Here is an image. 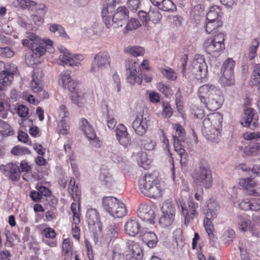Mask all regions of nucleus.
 <instances>
[{"label": "nucleus", "instance_id": "obj_1", "mask_svg": "<svg viewBox=\"0 0 260 260\" xmlns=\"http://www.w3.org/2000/svg\"><path fill=\"white\" fill-rule=\"evenodd\" d=\"M198 95L201 102L209 111H214L218 109L223 102L222 92L211 84L200 86L198 90Z\"/></svg>", "mask_w": 260, "mask_h": 260}, {"label": "nucleus", "instance_id": "obj_2", "mask_svg": "<svg viewBox=\"0 0 260 260\" xmlns=\"http://www.w3.org/2000/svg\"><path fill=\"white\" fill-rule=\"evenodd\" d=\"M141 192L150 198L160 197L163 187L155 173L147 174L142 176L139 181Z\"/></svg>", "mask_w": 260, "mask_h": 260}, {"label": "nucleus", "instance_id": "obj_3", "mask_svg": "<svg viewBox=\"0 0 260 260\" xmlns=\"http://www.w3.org/2000/svg\"><path fill=\"white\" fill-rule=\"evenodd\" d=\"M221 124V117L219 115H212L204 118L202 131L207 139L216 143L220 140Z\"/></svg>", "mask_w": 260, "mask_h": 260}, {"label": "nucleus", "instance_id": "obj_4", "mask_svg": "<svg viewBox=\"0 0 260 260\" xmlns=\"http://www.w3.org/2000/svg\"><path fill=\"white\" fill-rule=\"evenodd\" d=\"M192 177L197 183H201L205 188H209L212 185L211 171L205 160H200L192 174Z\"/></svg>", "mask_w": 260, "mask_h": 260}, {"label": "nucleus", "instance_id": "obj_5", "mask_svg": "<svg viewBox=\"0 0 260 260\" xmlns=\"http://www.w3.org/2000/svg\"><path fill=\"white\" fill-rule=\"evenodd\" d=\"M225 37L223 33L219 32L205 40L203 45L205 51L212 56H218L225 49Z\"/></svg>", "mask_w": 260, "mask_h": 260}, {"label": "nucleus", "instance_id": "obj_6", "mask_svg": "<svg viewBox=\"0 0 260 260\" xmlns=\"http://www.w3.org/2000/svg\"><path fill=\"white\" fill-rule=\"evenodd\" d=\"M179 210H181L184 216V223L188 225L190 221L198 215L196 209L198 204L193 198L189 197L188 200V209L185 208V204L182 199H179L177 203Z\"/></svg>", "mask_w": 260, "mask_h": 260}, {"label": "nucleus", "instance_id": "obj_7", "mask_svg": "<svg viewBox=\"0 0 260 260\" xmlns=\"http://www.w3.org/2000/svg\"><path fill=\"white\" fill-rule=\"evenodd\" d=\"M111 67V58L107 52H100L95 55L90 71L93 73L101 72Z\"/></svg>", "mask_w": 260, "mask_h": 260}, {"label": "nucleus", "instance_id": "obj_8", "mask_svg": "<svg viewBox=\"0 0 260 260\" xmlns=\"http://www.w3.org/2000/svg\"><path fill=\"white\" fill-rule=\"evenodd\" d=\"M174 129L176 131L175 133L173 136L174 149L180 155L181 164L185 165L187 155L185 150L181 148L180 144L181 141L183 140L184 138V129L179 124H175Z\"/></svg>", "mask_w": 260, "mask_h": 260}, {"label": "nucleus", "instance_id": "obj_9", "mask_svg": "<svg viewBox=\"0 0 260 260\" xmlns=\"http://www.w3.org/2000/svg\"><path fill=\"white\" fill-rule=\"evenodd\" d=\"M235 63V62L233 59L228 58L222 65L221 68L222 76H221L220 80L221 83L224 86H230L234 84Z\"/></svg>", "mask_w": 260, "mask_h": 260}, {"label": "nucleus", "instance_id": "obj_10", "mask_svg": "<svg viewBox=\"0 0 260 260\" xmlns=\"http://www.w3.org/2000/svg\"><path fill=\"white\" fill-rule=\"evenodd\" d=\"M149 122V115L143 111L138 113L133 123L132 126L135 133L138 135L142 136L145 134Z\"/></svg>", "mask_w": 260, "mask_h": 260}, {"label": "nucleus", "instance_id": "obj_11", "mask_svg": "<svg viewBox=\"0 0 260 260\" xmlns=\"http://www.w3.org/2000/svg\"><path fill=\"white\" fill-rule=\"evenodd\" d=\"M139 67L136 61L127 60L125 64L126 71V79L131 84L136 83L140 84L142 81V76L139 74V71L137 69Z\"/></svg>", "mask_w": 260, "mask_h": 260}, {"label": "nucleus", "instance_id": "obj_12", "mask_svg": "<svg viewBox=\"0 0 260 260\" xmlns=\"http://www.w3.org/2000/svg\"><path fill=\"white\" fill-rule=\"evenodd\" d=\"M191 72L197 80H202L206 77L207 67L203 56L199 55L194 58L192 61Z\"/></svg>", "mask_w": 260, "mask_h": 260}, {"label": "nucleus", "instance_id": "obj_13", "mask_svg": "<svg viewBox=\"0 0 260 260\" xmlns=\"http://www.w3.org/2000/svg\"><path fill=\"white\" fill-rule=\"evenodd\" d=\"M81 128L86 138L90 141L91 144L95 148H99L101 142L99 137L96 136L95 132L88 121L85 118L81 119Z\"/></svg>", "mask_w": 260, "mask_h": 260}, {"label": "nucleus", "instance_id": "obj_14", "mask_svg": "<svg viewBox=\"0 0 260 260\" xmlns=\"http://www.w3.org/2000/svg\"><path fill=\"white\" fill-rule=\"evenodd\" d=\"M53 42L52 40L46 39H43L42 42L38 44L31 45L29 47L33 53L37 57H40L45 54L46 52L51 53L53 51Z\"/></svg>", "mask_w": 260, "mask_h": 260}, {"label": "nucleus", "instance_id": "obj_15", "mask_svg": "<svg viewBox=\"0 0 260 260\" xmlns=\"http://www.w3.org/2000/svg\"><path fill=\"white\" fill-rule=\"evenodd\" d=\"M239 184L246 190V193L252 196H260V183H257L250 178L240 179Z\"/></svg>", "mask_w": 260, "mask_h": 260}, {"label": "nucleus", "instance_id": "obj_16", "mask_svg": "<svg viewBox=\"0 0 260 260\" xmlns=\"http://www.w3.org/2000/svg\"><path fill=\"white\" fill-rule=\"evenodd\" d=\"M59 84L64 89H68L72 92L78 93L79 84L72 80L70 75L67 72H63L59 75Z\"/></svg>", "mask_w": 260, "mask_h": 260}, {"label": "nucleus", "instance_id": "obj_17", "mask_svg": "<svg viewBox=\"0 0 260 260\" xmlns=\"http://www.w3.org/2000/svg\"><path fill=\"white\" fill-rule=\"evenodd\" d=\"M103 20L107 28L114 22V0H108L102 11Z\"/></svg>", "mask_w": 260, "mask_h": 260}, {"label": "nucleus", "instance_id": "obj_18", "mask_svg": "<svg viewBox=\"0 0 260 260\" xmlns=\"http://www.w3.org/2000/svg\"><path fill=\"white\" fill-rule=\"evenodd\" d=\"M0 170L13 181H18L20 178L19 167L15 164L8 163L6 165H1Z\"/></svg>", "mask_w": 260, "mask_h": 260}, {"label": "nucleus", "instance_id": "obj_19", "mask_svg": "<svg viewBox=\"0 0 260 260\" xmlns=\"http://www.w3.org/2000/svg\"><path fill=\"white\" fill-rule=\"evenodd\" d=\"M137 214L143 221H149L151 223L154 222L153 220L155 217L154 211L150 206L140 204L138 208Z\"/></svg>", "mask_w": 260, "mask_h": 260}, {"label": "nucleus", "instance_id": "obj_20", "mask_svg": "<svg viewBox=\"0 0 260 260\" xmlns=\"http://www.w3.org/2000/svg\"><path fill=\"white\" fill-rule=\"evenodd\" d=\"M17 67L13 63L8 65L5 70L0 73V80H3L6 84H11L14 75L17 73Z\"/></svg>", "mask_w": 260, "mask_h": 260}, {"label": "nucleus", "instance_id": "obj_21", "mask_svg": "<svg viewBox=\"0 0 260 260\" xmlns=\"http://www.w3.org/2000/svg\"><path fill=\"white\" fill-rule=\"evenodd\" d=\"M129 12L124 6L118 7L115 12V28H118L122 27L123 24L126 23V20L128 18Z\"/></svg>", "mask_w": 260, "mask_h": 260}, {"label": "nucleus", "instance_id": "obj_22", "mask_svg": "<svg viewBox=\"0 0 260 260\" xmlns=\"http://www.w3.org/2000/svg\"><path fill=\"white\" fill-rule=\"evenodd\" d=\"M115 131L119 143L125 148L130 141L126 128L122 124H119Z\"/></svg>", "mask_w": 260, "mask_h": 260}, {"label": "nucleus", "instance_id": "obj_23", "mask_svg": "<svg viewBox=\"0 0 260 260\" xmlns=\"http://www.w3.org/2000/svg\"><path fill=\"white\" fill-rule=\"evenodd\" d=\"M59 50L61 54L59 56V60L61 63L60 64H68L71 67L79 66L80 63L75 61L72 55L64 47H60Z\"/></svg>", "mask_w": 260, "mask_h": 260}, {"label": "nucleus", "instance_id": "obj_24", "mask_svg": "<svg viewBox=\"0 0 260 260\" xmlns=\"http://www.w3.org/2000/svg\"><path fill=\"white\" fill-rule=\"evenodd\" d=\"M141 225L136 219H130L124 224L125 233L130 236H135L140 232Z\"/></svg>", "mask_w": 260, "mask_h": 260}, {"label": "nucleus", "instance_id": "obj_25", "mask_svg": "<svg viewBox=\"0 0 260 260\" xmlns=\"http://www.w3.org/2000/svg\"><path fill=\"white\" fill-rule=\"evenodd\" d=\"M244 116L240 121L241 125L245 127H249L252 122V127L257 126V121L254 116V110L252 108H247L244 111Z\"/></svg>", "mask_w": 260, "mask_h": 260}, {"label": "nucleus", "instance_id": "obj_26", "mask_svg": "<svg viewBox=\"0 0 260 260\" xmlns=\"http://www.w3.org/2000/svg\"><path fill=\"white\" fill-rule=\"evenodd\" d=\"M141 237L143 242H144L149 247L153 248L156 245L158 242L156 235L152 232H141Z\"/></svg>", "mask_w": 260, "mask_h": 260}, {"label": "nucleus", "instance_id": "obj_27", "mask_svg": "<svg viewBox=\"0 0 260 260\" xmlns=\"http://www.w3.org/2000/svg\"><path fill=\"white\" fill-rule=\"evenodd\" d=\"M222 25V20L216 21H208L204 25L205 31L208 34H210L214 35H217L219 31V29Z\"/></svg>", "mask_w": 260, "mask_h": 260}, {"label": "nucleus", "instance_id": "obj_28", "mask_svg": "<svg viewBox=\"0 0 260 260\" xmlns=\"http://www.w3.org/2000/svg\"><path fill=\"white\" fill-rule=\"evenodd\" d=\"M127 214L125 205L123 201L115 197V219L121 218Z\"/></svg>", "mask_w": 260, "mask_h": 260}, {"label": "nucleus", "instance_id": "obj_29", "mask_svg": "<svg viewBox=\"0 0 260 260\" xmlns=\"http://www.w3.org/2000/svg\"><path fill=\"white\" fill-rule=\"evenodd\" d=\"M25 39L22 40V44L24 46L30 47L31 45L38 44L42 42L41 39L38 36L32 32L28 31L26 33Z\"/></svg>", "mask_w": 260, "mask_h": 260}, {"label": "nucleus", "instance_id": "obj_30", "mask_svg": "<svg viewBox=\"0 0 260 260\" xmlns=\"http://www.w3.org/2000/svg\"><path fill=\"white\" fill-rule=\"evenodd\" d=\"M134 156L139 166L144 169H147L149 168L151 161L150 159L148 158L147 155L145 152L140 151L136 154H134Z\"/></svg>", "mask_w": 260, "mask_h": 260}, {"label": "nucleus", "instance_id": "obj_31", "mask_svg": "<svg viewBox=\"0 0 260 260\" xmlns=\"http://www.w3.org/2000/svg\"><path fill=\"white\" fill-rule=\"evenodd\" d=\"M215 213L210 214H205V218L204 220V225L209 237L211 238L214 236L213 231L214 227L212 224V220L215 218Z\"/></svg>", "mask_w": 260, "mask_h": 260}, {"label": "nucleus", "instance_id": "obj_32", "mask_svg": "<svg viewBox=\"0 0 260 260\" xmlns=\"http://www.w3.org/2000/svg\"><path fill=\"white\" fill-rule=\"evenodd\" d=\"M221 10L217 6H214L210 8L207 14L206 18L208 21L221 20Z\"/></svg>", "mask_w": 260, "mask_h": 260}, {"label": "nucleus", "instance_id": "obj_33", "mask_svg": "<svg viewBox=\"0 0 260 260\" xmlns=\"http://www.w3.org/2000/svg\"><path fill=\"white\" fill-rule=\"evenodd\" d=\"M86 218L88 224L90 225H93L99 222V215L95 209H89L86 213Z\"/></svg>", "mask_w": 260, "mask_h": 260}, {"label": "nucleus", "instance_id": "obj_34", "mask_svg": "<svg viewBox=\"0 0 260 260\" xmlns=\"http://www.w3.org/2000/svg\"><path fill=\"white\" fill-rule=\"evenodd\" d=\"M238 228L242 232H246L250 226V221L246 215H242L238 217Z\"/></svg>", "mask_w": 260, "mask_h": 260}, {"label": "nucleus", "instance_id": "obj_35", "mask_svg": "<svg viewBox=\"0 0 260 260\" xmlns=\"http://www.w3.org/2000/svg\"><path fill=\"white\" fill-rule=\"evenodd\" d=\"M162 213L169 214L175 217L176 213L175 205L170 201L165 202L161 207Z\"/></svg>", "mask_w": 260, "mask_h": 260}, {"label": "nucleus", "instance_id": "obj_36", "mask_svg": "<svg viewBox=\"0 0 260 260\" xmlns=\"http://www.w3.org/2000/svg\"><path fill=\"white\" fill-rule=\"evenodd\" d=\"M141 26L139 21L135 18H132L126 25L122 28L121 31L124 34H127L128 31L136 29Z\"/></svg>", "mask_w": 260, "mask_h": 260}, {"label": "nucleus", "instance_id": "obj_37", "mask_svg": "<svg viewBox=\"0 0 260 260\" xmlns=\"http://www.w3.org/2000/svg\"><path fill=\"white\" fill-rule=\"evenodd\" d=\"M103 205L104 209L111 215L113 216V208L114 207L113 198L106 197L103 198Z\"/></svg>", "mask_w": 260, "mask_h": 260}, {"label": "nucleus", "instance_id": "obj_38", "mask_svg": "<svg viewBox=\"0 0 260 260\" xmlns=\"http://www.w3.org/2000/svg\"><path fill=\"white\" fill-rule=\"evenodd\" d=\"M49 26V30L55 33L56 36L63 37H67L64 28L60 25L58 24H50Z\"/></svg>", "mask_w": 260, "mask_h": 260}, {"label": "nucleus", "instance_id": "obj_39", "mask_svg": "<svg viewBox=\"0 0 260 260\" xmlns=\"http://www.w3.org/2000/svg\"><path fill=\"white\" fill-rule=\"evenodd\" d=\"M128 248L132 251V255L143 257V251L140 245L133 241L128 244Z\"/></svg>", "mask_w": 260, "mask_h": 260}, {"label": "nucleus", "instance_id": "obj_40", "mask_svg": "<svg viewBox=\"0 0 260 260\" xmlns=\"http://www.w3.org/2000/svg\"><path fill=\"white\" fill-rule=\"evenodd\" d=\"M207 207L208 211L206 213V214L215 213V217H216L217 211L219 209V206L217 201L213 199H210L207 202Z\"/></svg>", "mask_w": 260, "mask_h": 260}, {"label": "nucleus", "instance_id": "obj_41", "mask_svg": "<svg viewBox=\"0 0 260 260\" xmlns=\"http://www.w3.org/2000/svg\"><path fill=\"white\" fill-rule=\"evenodd\" d=\"M125 51L135 57L142 56L145 52L144 48L140 46H128Z\"/></svg>", "mask_w": 260, "mask_h": 260}, {"label": "nucleus", "instance_id": "obj_42", "mask_svg": "<svg viewBox=\"0 0 260 260\" xmlns=\"http://www.w3.org/2000/svg\"><path fill=\"white\" fill-rule=\"evenodd\" d=\"M0 128L2 129L0 132L3 135L12 136L14 133L10 125L1 119H0Z\"/></svg>", "mask_w": 260, "mask_h": 260}, {"label": "nucleus", "instance_id": "obj_43", "mask_svg": "<svg viewBox=\"0 0 260 260\" xmlns=\"http://www.w3.org/2000/svg\"><path fill=\"white\" fill-rule=\"evenodd\" d=\"M244 152L248 155H255L257 153H260V143H256L249 145L245 148Z\"/></svg>", "mask_w": 260, "mask_h": 260}, {"label": "nucleus", "instance_id": "obj_44", "mask_svg": "<svg viewBox=\"0 0 260 260\" xmlns=\"http://www.w3.org/2000/svg\"><path fill=\"white\" fill-rule=\"evenodd\" d=\"M173 236L176 243L177 247H182L184 244L182 236V230L180 228L176 229L173 233Z\"/></svg>", "mask_w": 260, "mask_h": 260}, {"label": "nucleus", "instance_id": "obj_45", "mask_svg": "<svg viewBox=\"0 0 260 260\" xmlns=\"http://www.w3.org/2000/svg\"><path fill=\"white\" fill-rule=\"evenodd\" d=\"M251 84L255 85L260 83V64H256L254 67L252 74V78L250 80Z\"/></svg>", "mask_w": 260, "mask_h": 260}, {"label": "nucleus", "instance_id": "obj_46", "mask_svg": "<svg viewBox=\"0 0 260 260\" xmlns=\"http://www.w3.org/2000/svg\"><path fill=\"white\" fill-rule=\"evenodd\" d=\"M174 217L172 215L162 213L159 219V223L163 227L168 226L173 223L174 220Z\"/></svg>", "mask_w": 260, "mask_h": 260}, {"label": "nucleus", "instance_id": "obj_47", "mask_svg": "<svg viewBox=\"0 0 260 260\" xmlns=\"http://www.w3.org/2000/svg\"><path fill=\"white\" fill-rule=\"evenodd\" d=\"M157 8L164 11H169L174 10L175 6L171 0H163Z\"/></svg>", "mask_w": 260, "mask_h": 260}, {"label": "nucleus", "instance_id": "obj_48", "mask_svg": "<svg viewBox=\"0 0 260 260\" xmlns=\"http://www.w3.org/2000/svg\"><path fill=\"white\" fill-rule=\"evenodd\" d=\"M148 18L152 20L154 23H157L161 18V15L157 9H151L148 12Z\"/></svg>", "mask_w": 260, "mask_h": 260}, {"label": "nucleus", "instance_id": "obj_49", "mask_svg": "<svg viewBox=\"0 0 260 260\" xmlns=\"http://www.w3.org/2000/svg\"><path fill=\"white\" fill-rule=\"evenodd\" d=\"M11 153L15 155H22L26 154H30V151L26 147L17 146L11 150Z\"/></svg>", "mask_w": 260, "mask_h": 260}, {"label": "nucleus", "instance_id": "obj_50", "mask_svg": "<svg viewBox=\"0 0 260 260\" xmlns=\"http://www.w3.org/2000/svg\"><path fill=\"white\" fill-rule=\"evenodd\" d=\"M259 43L256 40H254L252 42V46L249 49L247 57L249 60H252L256 55L257 48Z\"/></svg>", "mask_w": 260, "mask_h": 260}, {"label": "nucleus", "instance_id": "obj_51", "mask_svg": "<svg viewBox=\"0 0 260 260\" xmlns=\"http://www.w3.org/2000/svg\"><path fill=\"white\" fill-rule=\"evenodd\" d=\"M142 145L146 150L151 151L154 149L156 142L151 139L147 138L142 141Z\"/></svg>", "mask_w": 260, "mask_h": 260}, {"label": "nucleus", "instance_id": "obj_52", "mask_svg": "<svg viewBox=\"0 0 260 260\" xmlns=\"http://www.w3.org/2000/svg\"><path fill=\"white\" fill-rule=\"evenodd\" d=\"M172 114L173 110L170 104L168 103L163 102L162 116L165 118H169L172 115Z\"/></svg>", "mask_w": 260, "mask_h": 260}, {"label": "nucleus", "instance_id": "obj_53", "mask_svg": "<svg viewBox=\"0 0 260 260\" xmlns=\"http://www.w3.org/2000/svg\"><path fill=\"white\" fill-rule=\"evenodd\" d=\"M161 73L164 76L170 80H174L177 78V74L170 68L163 70Z\"/></svg>", "mask_w": 260, "mask_h": 260}, {"label": "nucleus", "instance_id": "obj_54", "mask_svg": "<svg viewBox=\"0 0 260 260\" xmlns=\"http://www.w3.org/2000/svg\"><path fill=\"white\" fill-rule=\"evenodd\" d=\"M30 88L35 92L41 91L43 89L41 81L31 80L30 82Z\"/></svg>", "mask_w": 260, "mask_h": 260}, {"label": "nucleus", "instance_id": "obj_55", "mask_svg": "<svg viewBox=\"0 0 260 260\" xmlns=\"http://www.w3.org/2000/svg\"><path fill=\"white\" fill-rule=\"evenodd\" d=\"M260 137V133L258 132H246L243 134V138L247 140H256Z\"/></svg>", "mask_w": 260, "mask_h": 260}, {"label": "nucleus", "instance_id": "obj_56", "mask_svg": "<svg viewBox=\"0 0 260 260\" xmlns=\"http://www.w3.org/2000/svg\"><path fill=\"white\" fill-rule=\"evenodd\" d=\"M17 113L21 117H26L29 113V109L23 105L18 106Z\"/></svg>", "mask_w": 260, "mask_h": 260}, {"label": "nucleus", "instance_id": "obj_57", "mask_svg": "<svg viewBox=\"0 0 260 260\" xmlns=\"http://www.w3.org/2000/svg\"><path fill=\"white\" fill-rule=\"evenodd\" d=\"M42 234L47 238L53 239L56 236L55 231L50 228H46L43 229Z\"/></svg>", "mask_w": 260, "mask_h": 260}, {"label": "nucleus", "instance_id": "obj_58", "mask_svg": "<svg viewBox=\"0 0 260 260\" xmlns=\"http://www.w3.org/2000/svg\"><path fill=\"white\" fill-rule=\"evenodd\" d=\"M139 0H128L127 5L132 11H136L140 6Z\"/></svg>", "mask_w": 260, "mask_h": 260}, {"label": "nucleus", "instance_id": "obj_59", "mask_svg": "<svg viewBox=\"0 0 260 260\" xmlns=\"http://www.w3.org/2000/svg\"><path fill=\"white\" fill-rule=\"evenodd\" d=\"M43 73L40 69H35L32 76V80L42 81Z\"/></svg>", "mask_w": 260, "mask_h": 260}, {"label": "nucleus", "instance_id": "obj_60", "mask_svg": "<svg viewBox=\"0 0 260 260\" xmlns=\"http://www.w3.org/2000/svg\"><path fill=\"white\" fill-rule=\"evenodd\" d=\"M223 237L226 242L232 241L235 237V232L232 229H229L224 233Z\"/></svg>", "mask_w": 260, "mask_h": 260}, {"label": "nucleus", "instance_id": "obj_61", "mask_svg": "<svg viewBox=\"0 0 260 260\" xmlns=\"http://www.w3.org/2000/svg\"><path fill=\"white\" fill-rule=\"evenodd\" d=\"M107 125L109 129H113L114 128L113 125V117L112 116V110H109L108 108H107Z\"/></svg>", "mask_w": 260, "mask_h": 260}, {"label": "nucleus", "instance_id": "obj_62", "mask_svg": "<svg viewBox=\"0 0 260 260\" xmlns=\"http://www.w3.org/2000/svg\"><path fill=\"white\" fill-rule=\"evenodd\" d=\"M157 88L159 91L166 96H168L171 93L170 88L162 83L157 84Z\"/></svg>", "mask_w": 260, "mask_h": 260}, {"label": "nucleus", "instance_id": "obj_63", "mask_svg": "<svg viewBox=\"0 0 260 260\" xmlns=\"http://www.w3.org/2000/svg\"><path fill=\"white\" fill-rule=\"evenodd\" d=\"M58 112L59 113V116L61 118V119H66V118L68 117L69 116V112L64 105H61L59 107Z\"/></svg>", "mask_w": 260, "mask_h": 260}, {"label": "nucleus", "instance_id": "obj_64", "mask_svg": "<svg viewBox=\"0 0 260 260\" xmlns=\"http://www.w3.org/2000/svg\"><path fill=\"white\" fill-rule=\"evenodd\" d=\"M251 210L254 211L260 210V198H254L251 200Z\"/></svg>", "mask_w": 260, "mask_h": 260}]
</instances>
